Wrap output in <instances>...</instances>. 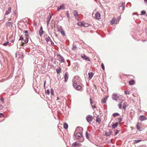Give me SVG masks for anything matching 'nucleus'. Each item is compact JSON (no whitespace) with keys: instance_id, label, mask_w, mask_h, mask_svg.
Masks as SVG:
<instances>
[{"instance_id":"1","label":"nucleus","mask_w":147,"mask_h":147,"mask_svg":"<svg viewBox=\"0 0 147 147\" xmlns=\"http://www.w3.org/2000/svg\"><path fill=\"white\" fill-rule=\"evenodd\" d=\"M112 98L113 100H115L117 102H119L121 98V96L120 95H119L118 94H116L115 93L113 94Z\"/></svg>"},{"instance_id":"2","label":"nucleus","mask_w":147,"mask_h":147,"mask_svg":"<svg viewBox=\"0 0 147 147\" xmlns=\"http://www.w3.org/2000/svg\"><path fill=\"white\" fill-rule=\"evenodd\" d=\"M73 86L74 88L78 90H80L81 89V86L80 85H78L76 82L74 81V80L72 81Z\"/></svg>"},{"instance_id":"3","label":"nucleus","mask_w":147,"mask_h":147,"mask_svg":"<svg viewBox=\"0 0 147 147\" xmlns=\"http://www.w3.org/2000/svg\"><path fill=\"white\" fill-rule=\"evenodd\" d=\"M74 135L76 138L78 140H80L83 138L82 134L80 132H78Z\"/></svg>"},{"instance_id":"4","label":"nucleus","mask_w":147,"mask_h":147,"mask_svg":"<svg viewBox=\"0 0 147 147\" xmlns=\"http://www.w3.org/2000/svg\"><path fill=\"white\" fill-rule=\"evenodd\" d=\"M87 121L89 124H90L93 119V117L90 115L87 116L86 118Z\"/></svg>"},{"instance_id":"5","label":"nucleus","mask_w":147,"mask_h":147,"mask_svg":"<svg viewBox=\"0 0 147 147\" xmlns=\"http://www.w3.org/2000/svg\"><path fill=\"white\" fill-rule=\"evenodd\" d=\"M57 57L59 58V61L61 62H64L65 61L64 58L60 54L57 55Z\"/></svg>"},{"instance_id":"6","label":"nucleus","mask_w":147,"mask_h":147,"mask_svg":"<svg viewBox=\"0 0 147 147\" xmlns=\"http://www.w3.org/2000/svg\"><path fill=\"white\" fill-rule=\"evenodd\" d=\"M81 57L83 59L87 60L88 61H90V59H89V57L84 54H82Z\"/></svg>"},{"instance_id":"7","label":"nucleus","mask_w":147,"mask_h":147,"mask_svg":"<svg viewBox=\"0 0 147 147\" xmlns=\"http://www.w3.org/2000/svg\"><path fill=\"white\" fill-rule=\"evenodd\" d=\"M119 22V21L116 19L115 18H113L111 21V23L112 24H117Z\"/></svg>"},{"instance_id":"8","label":"nucleus","mask_w":147,"mask_h":147,"mask_svg":"<svg viewBox=\"0 0 147 147\" xmlns=\"http://www.w3.org/2000/svg\"><path fill=\"white\" fill-rule=\"evenodd\" d=\"M26 37L25 39L24 40H23L24 41V42H23L22 44L23 45H24L25 44H26L28 43V39H29V37L28 36L27 34L25 35Z\"/></svg>"},{"instance_id":"9","label":"nucleus","mask_w":147,"mask_h":147,"mask_svg":"<svg viewBox=\"0 0 147 147\" xmlns=\"http://www.w3.org/2000/svg\"><path fill=\"white\" fill-rule=\"evenodd\" d=\"M95 18L97 20H99L100 18V14L98 12H97L95 14Z\"/></svg>"},{"instance_id":"10","label":"nucleus","mask_w":147,"mask_h":147,"mask_svg":"<svg viewBox=\"0 0 147 147\" xmlns=\"http://www.w3.org/2000/svg\"><path fill=\"white\" fill-rule=\"evenodd\" d=\"M82 145V144L77 142L73 143L72 144V146L74 147H76L77 146H80Z\"/></svg>"},{"instance_id":"11","label":"nucleus","mask_w":147,"mask_h":147,"mask_svg":"<svg viewBox=\"0 0 147 147\" xmlns=\"http://www.w3.org/2000/svg\"><path fill=\"white\" fill-rule=\"evenodd\" d=\"M86 24L84 22H78V25L80 26L87 27V26H85Z\"/></svg>"},{"instance_id":"12","label":"nucleus","mask_w":147,"mask_h":147,"mask_svg":"<svg viewBox=\"0 0 147 147\" xmlns=\"http://www.w3.org/2000/svg\"><path fill=\"white\" fill-rule=\"evenodd\" d=\"M65 9V7L64 4H62L59 7H58L57 10L58 11H59L60 10H63Z\"/></svg>"},{"instance_id":"13","label":"nucleus","mask_w":147,"mask_h":147,"mask_svg":"<svg viewBox=\"0 0 147 147\" xmlns=\"http://www.w3.org/2000/svg\"><path fill=\"white\" fill-rule=\"evenodd\" d=\"M139 119L141 121H142L146 120V118L144 116L142 115L139 117Z\"/></svg>"},{"instance_id":"14","label":"nucleus","mask_w":147,"mask_h":147,"mask_svg":"<svg viewBox=\"0 0 147 147\" xmlns=\"http://www.w3.org/2000/svg\"><path fill=\"white\" fill-rule=\"evenodd\" d=\"M64 78L65 79V82H66L67 81L68 79V74H65V75L64 76Z\"/></svg>"},{"instance_id":"15","label":"nucleus","mask_w":147,"mask_h":147,"mask_svg":"<svg viewBox=\"0 0 147 147\" xmlns=\"http://www.w3.org/2000/svg\"><path fill=\"white\" fill-rule=\"evenodd\" d=\"M6 26L9 27H12V23L11 22H7L6 23Z\"/></svg>"},{"instance_id":"16","label":"nucleus","mask_w":147,"mask_h":147,"mask_svg":"<svg viewBox=\"0 0 147 147\" xmlns=\"http://www.w3.org/2000/svg\"><path fill=\"white\" fill-rule=\"evenodd\" d=\"M43 33V31L42 30V26H41L40 28V30L39 31V34L41 36H42Z\"/></svg>"},{"instance_id":"17","label":"nucleus","mask_w":147,"mask_h":147,"mask_svg":"<svg viewBox=\"0 0 147 147\" xmlns=\"http://www.w3.org/2000/svg\"><path fill=\"white\" fill-rule=\"evenodd\" d=\"M61 69L60 67H58L56 69V71L57 74H59L61 72Z\"/></svg>"},{"instance_id":"18","label":"nucleus","mask_w":147,"mask_h":147,"mask_svg":"<svg viewBox=\"0 0 147 147\" xmlns=\"http://www.w3.org/2000/svg\"><path fill=\"white\" fill-rule=\"evenodd\" d=\"M73 13L74 16L76 18L78 16V13L77 11L75 10L73 11Z\"/></svg>"},{"instance_id":"19","label":"nucleus","mask_w":147,"mask_h":147,"mask_svg":"<svg viewBox=\"0 0 147 147\" xmlns=\"http://www.w3.org/2000/svg\"><path fill=\"white\" fill-rule=\"evenodd\" d=\"M129 84L130 85H133L135 84V82L134 80H132L129 82Z\"/></svg>"},{"instance_id":"20","label":"nucleus","mask_w":147,"mask_h":147,"mask_svg":"<svg viewBox=\"0 0 147 147\" xmlns=\"http://www.w3.org/2000/svg\"><path fill=\"white\" fill-rule=\"evenodd\" d=\"M118 125V123L117 122L115 123L114 124H113L112 125V128L113 129H115L116 128Z\"/></svg>"},{"instance_id":"21","label":"nucleus","mask_w":147,"mask_h":147,"mask_svg":"<svg viewBox=\"0 0 147 147\" xmlns=\"http://www.w3.org/2000/svg\"><path fill=\"white\" fill-rule=\"evenodd\" d=\"M127 105V103L126 102H125L123 101V108L124 109H125L126 108V107Z\"/></svg>"},{"instance_id":"22","label":"nucleus","mask_w":147,"mask_h":147,"mask_svg":"<svg viewBox=\"0 0 147 147\" xmlns=\"http://www.w3.org/2000/svg\"><path fill=\"white\" fill-rule=\"evenodd\" d=\"M11 11V8L10 7L8 8V10L6 11L5 13V15H8Z\"/></svg>"},{"instance_id":"23","label":"nucleus","mask_w":147,"mask_h":147,"mask_svg":"<svg viewBox=\"0 0 147 147\" xmlns=\"http://www.w3.org/2000/svg\"><path fill=\"white\" fill-rule=\"evenodd\" d=\"M123 101L121 102L118 104V106L119 109H122V105H123Z\"/></svg>"},{"instance_id":"24","label":"nucleus","mask_w":147,"mask_h":147,"mask_svg":"<svg viewBox=\"0 0 147 147\" xmlns=\"http://www.w3.org/2000/svg\"><path fill=\"white\" fill-rule=\"evenodd\" d=\"M96 121L98 122L99 124H100L101 122V120L98 116H97L96 117Z\"/></svg>"},{"instance_id":"25","label":"nucleus","mask_w":147,"mask_h":147,"mask_svg":"<svg viewBox=\"0 0 147 147\" xmlns=\"http://www.w3.org/2000/svg\"><path fill=\"white\" fill-rule=\"evenodd\" d=\"M107 98H105L102 99L101 102L102 103L105 104L106 102V100Z\"/></svg>"},{"instance_id":"26","label":"nucleus","mask_w":147,"mask_h":147,"mask_svg":"<svg viewBox=\"0 0 147 147\" xmlns=\"http://www.w3.org/2000/svg\"><path fill=\"white\" fill-rule=\"evenodd\" d=\"M125 4L124 3H123L122 2H121L120 3H119L118 5L119 7H122L123 5H125Z\"/></svg>"},{"instance_id":"27","label":"nucleus","mask_w":147,"mask_h":147,"mask_svg":"<svg viewBox=\"0 0 147 147\" xmlns=\"http://www.w3.org/2000/svg\"><path fill=\"white\" fill-rule=\"evenodd\" d=\"M64 128L66 129L68 128V125L66 123H65L64 124Z\"/></svg>"},{"instance_id":"28","label":"nucleus","mask_w":147,"mask_h":147,"mask_svg":"<svg viewBox=\"0 0 147 147\" xmlns=\"http://www.w3.org/2000/svg\"><path fill=\"white\" fill-rule=\"evenodd\" d=\"M93 74H88V78L89 80H91L93 76Z\"/></svg>"},{"instance_id":"29","label":"nucleus","mask_w":147,"mask_h":147,"mask_svg":"<svg viewBox=\"0 0 147 147\" xmlns=\"http://www.w3.org/2000/svg\"><path fill=\"white\" fill-rule=\"evenodd\" d=\"M146 13V12L145 11L143 10L141 12V15H144Z\"/></svg>"},{"instance_id":"30","label":"nucleus","mask_w":147,"mask_h":147,"mask_svg":"<svg viewBox=\"0 0 147 147\" xmlns=\"http://www.w3.org/2000/svg\"><path fill=\"white\" fill-rule=\"evenodd\" d=\"M105 135L106 136H109L110 135L109 131H107L105 132Z\"/></svg>"},{"instance_id":"31","label":"nucleus","mask_w":147,"mask_h":147,"mask_svg":"<svg viewBox=\"0 0 147 147\" xmlns=\"http://www.w3.org/2000/svg\"><path fill=\"white\" fill-rule=\"evenodd\" d=\"M125 93L127 95V94H129L130 93V92L129 91L127 90V91H124Z\"/></svg>"},{"instance_id":"32","label":"nucleus","mask_w":147,"mask_h":147,"mask_svg":"<svg viewBox=\"0 0 147 147\" xmlns=\"http://www.w3.org/2000/svg\"><path fill=\"white\" fill-rule=\"evenodd\" d=\"M119 115V114L118 113H115L113 114V116L114 117H115Z\"/></svg>"},{"instance_id":"33","label":"nucleus","mask_w":147,"mask_h":147,"mask_svg":"<svg viewBox=\"0 0 147 147\" xmlns=\"http://www.w3.org/2000/svg\"><path fill=\"white\" fill-rule=\"evenodd\" d=\"M51 94L52 96H53L54 95V91L52 88H51Z\"/></svg>"},{"instance_id":"34","label":"nucleus","mask_w":147,"mask_h":147,"mask_svg":"<svg viewBox=\"0 0 147 147\" xmlns=\"http://www.w3.org/2000/svg\"><path fill=\"white\" fill-rule=\"evenodd\" d=\"M45 93L46 94L49 95L50 94V90H47L45 91Z\"/></svg>"},{"instance_id":"35","label":"nucleus","mask_w":147,"mask_h":147,"mask_svg":"<svg viewBox=\"0 0 147 147\" xmlns=\"http://www.w3.org/2000/svg\"><path fill=\"white\" fill-rule=\"evenodd\" d=\"M85 135L86 138L88 139H89V136L88 135V134L87 131L86 132Z\"/></svg>"},{"instance_id":"36","label":"nucleus","mask_w":147,"mask_h":147,"mask_svg":"<svg viewBox=\"0 0 147 147\" xmlns=\"http://www.w3.org/2000/svg\"><path fill=\"white\" fill-rule=\"evenodd\" d=\"M51 39H50V38L49 37V36H48V37L47 38L45 39V40L46 41V42H48L49 41V40H51Z\"/></svg>"},{"instance_id":"37","label":"nucleus","mask_w":147,"mask_h":147,"mask_svg":"<svg viewBox=\"0 0 147 147\" xmlns=\"http://www.w3.org/2000/svg\"><path fill=\"white\" fill-rule=\"evenodd\" d=\"M101 65L102 68V69L103 70H104V69H105V66H104V65L103 63H102Z\"/></svg>"},{"instance_id":"38","label":"nucleus","mask_w":147,"mask_h":147,"mask_svg":"<svg viewBox=\"0 0 147 147\" xmlns=\"http://www.w3.org/2000/svg\"><path fill=\"white\" fill-rule=\"evenodd\" d=\"M142 129V127H140V126H138V131H142L143 128Z\"/></svg>"},{"instance_id":"39","label":"nucleus","mask_w":147,"mask_h":147,"mask_svg":"<svg viewBox=\"0 0 147 147\" xmlns=\"http://www.w3.org/2000/svg\"><path fill=\"white\" fill-rule=\"evenodd\" d=\"M58 28L59 30V31L61 32V31L63 30L62 28L61 27V26H59V27H58Z\"/></svg>"},{"instance_id":"40","label":"nucleus","mask_w":147,"mask_h":147,"mask_svg":"<svg viewBox=\"0 0 147 147\" xmlns=\"http://www.w3.org/2000/svg\"><path fill=\"white\" fill-rule=\"evenodd\" d=\"M61 34L62 35H63L64 36H65V32H64V31H61Z\"/></svg>"},{"instance_id":"41","label":"nucleus","mask_w":147,"mask_h":147,"mask_svg":"<svg viewBox=\"0 0 147 147\" xmlns=\"http://www.w3.org/2000/svg\"><path fill=\"white\" fill-rule=\"evenodd\" d=\"M9 41H7L5 43L3 44V45L4 46H7L8 44L9 43Z\"/></svg>"},{"instance_id":"42","label":"nucleus","mask_w":147,"mask_h":147,"mask_svg":"<svg viewBox=\"0 0 147 147\" xmlns=\"http://www.w3.org/2000/svg\"><path fill=\"white\" fill-rule=\"evenodd\" d=\"M119 130H116V131L115 132V135H117L119 133Z\"/></svg>"},{"instance_id":"43","label":"nucleus","mask_w":147,"mask_h":147,"mask_svg":"<svg viewBox=\"0 0 147 147\" xmlns=\"http://www.w3.org/2000/svg\"><path fill=\"white\" fill-rule=\"evenodd\" d=\"M51 17L52 15L50 16H49L48 17L47 20H49V21H50V19L51 18Z\"/></svg>"},{"instance_id":"44","label":"nucleus","mask_w":147,"mask_h":147,"mask_svg":"<svg viewBox=\"0 0 147 147\" xmlns=\"http://www.w3.org/2000/svg\"><path fill=\"white\" fill-rule=\"evenodd\" d=\"M49 22L50 21H49V20H47V26H49Z\"/></svg>"},{"instance_id":"45","label":"nucleus","mask_w":147,"mask_h":147,"mask_svg":"<svg viewBox=\"0 0 147 147\" xmlns=\"http://www.w3.org/2000/svg\"><path fill=\"white\" fill-rule=\"evenodd\" d=\"M23 36L22 35L20 37L19 39V40H23Z\"/></svg>"},{"instance_id":"46","label":"nucleus","mask_w":147,"mask_h":147,"mask_svg":"<svg viewBox=\"0 0 147 147\" xmlns=\"http://www.w3.org/2000/svg\"><path fill=\"white\" fill-rule=\"evenodd\" d=\"M134 143H138V140H134Z\"/></svg>"},{"instance_id":"47","label":"nucleus","mask_w":147,"mask_h":147,"mask_svg":"<svg viewBox=\"0 0 147 147\" xmlns=\"http://www.w3.org/2000/svg\"><path fill=\"white\" fill-rule=\"evenodd\" d=\"M122 120V118H119V122H121Z\"/></svg>"},{"instance_id":"48","label":"nucleus","mask_w":147,"mask_h":147,"mask_svg":"<svg viewBox=\"0 0 147 147\" xmlns=\"http://www.w3.org/2000/svg\"><path fill=\"white\" fill-rule=\"evenodd\" d=\"M1 100L2 102L3 103H4V98H2L1 99Z\"/></svg>"},{"instance_id":"49","label":"nucleus","mask_w":147,"mask_h":147,"mask_svg":"<svg viewBox=\"0 0 147 147\" xmlns=\"http://www.w3.org/2000/svg\"><path fill=\"white\" fill-rule=\"evenodd\" d=\"M109 133L110 135L112 134V131L111 130H109Z\"/></svg>"},{"instance_id":"50","label":"nucleus","mask_w":147,"mask_h":147,"mask_svg":"<svg viewBox=\"0 0 147 147\" xmlns=\"http://www.w3.org/2000/svg\"><path fill=\"white\" fill-rule=\"evenodd\" d=\"M3 116V114L2 113H0V117H1Z\"/></svg>"},{"instance_id":"51","label":"nucleus","mask_w":147,"mask_h":147,"mask_svg":"<svg viewBox=\"0 0 147 147\" xmlns=\"http://www.w3.org/2000/svg\"><path fill=\"white\" fill-rule=\"evenodd\" d=\"M3 105H0V110L1 109H2L3 108Z\"/></svg>"},{"instance_id":"52","label":"nucleus","mask_w":147,"mask_h":147,"mask_svg":"<svg viewBox=\"0 0 147 147\" xmlns=\"http://www.w3.org/2000/svg\"><path fill=\"white\" fill-rule=\"evenodd\" d=\"M122 7V10H124L125 9V5H123Z\"/></svg>"},{"instance_id":"53","label":"nucleus","mask_w":147,"mask_h":147,"mask_svg":"<svg viewBox=\"0 0 147 147\" xmlns=\"http://www.w3.org/2000/svg\"><path fill=\"white\" fill-rule=\"evenodd\" d=\"M50 41L51 42V44L52 45H54V43L52 41V40L51 39Z\"/></svg>"},{"instance_id":"54","label":"nucleus","mask_w":147,"mask_h":147,"mask_svg":"<svg viewBox=\"0 0 147 147\" xmlns=\"http://www.w3.org/2000/svg\"><path fill=\"white\" fill-rule=\"evenodd\" d=\"M46 83V81H45L44 82V88L45 87Z\"/></svg>"},{"instance_id":"55","label":"nucleus","mask_w":147,"mask_h":147,"mask_svg":"<svg viewBox=\"0 0 147 147\" xmlns=\"http://www.w3.org/2000/svg\"><path fill=\"white\" fill-rule=\"evenodd\" d=\"M76 46H74V47H73L72 48V50L75 49L76 48Z\"/></svg>"},{"instance_id":"56","label":"nucleus","mask_w":147,"mask_h":147,"mask_svg":"<svg viewBox=\"0 0 147 147\" xmlns=\"http://www.w3.org/2000/svg\"><path fill=\"white\" fill-rule=\"evenodd\" d=\"M91 105V106L92 107V108L93 109H94V108H95V106H93L92 105Z\"/></svg>"},{"instance_id":"57","label":"nucleus","mask_w":147,"mask_h":147,"mask_svg":"<svg viewBox=\"0 0 147 147\" xmlns=\"http://www.w3.org/2000/svg\"><path fill=\"white\" fill-rule=\"evenodd\" d=\"M90 103L91 104V105L92 104V101H91V98H90Z\"/></svg>"},{"instance_id":"58","label":"nucleus","mask_w":147,"mask_h":147,"mask_svg":"<svg viewBox=\"0 0 147 147\" xmlns=\"http://www.w3.org/2000/svg\"><path fill=\"white\" fill-rule=\"evenodd\" d=\"M136 128L137 129H138V123L136 125Z\"/></svg>"},{"instance_id":"59","label":"nucleus","mask_w":147,"mask_h":147,"mask_svg":"<svg viewBox=\"0 0 147 147\" xmlns=\"http://www.w3.org/2000/svg\"><path fill=\"white\" fill-rule=\"evenodd\" d=\"M67 17L68 18H69V13L67 12Z\"/></svg>"},{"instance_id":"60","label":"nucleus","mask_w":147,"mask_h":147,"mask_svg":"<svg viewBox=\"0 0 147 147\" xmlns=\"http://www.w3.org/2000/svg\"><path fill=\"white\" fill-rule=\"evenodd\" d=\"M25 33L26 34L28 33V32L27 30H25Z\"/></svg>"},{"instance_id":"61","label":"nucleus","mask_w":147,"mask_h":147,"mask_svg":"<svg viewBox=\"0 0 147 147\" xmlns=\"http://www.w3.org/2000/svg\"><path fill=\"white\" fill-rule=\"evenodd\" d=\"M34 25L35 26H36L37 25V24L35 22L34 24Z\"/></svg>"},{"instance_id":"62","label":"nucleus","mask_w":147,"mask_h":147,"mask_svg":"<svg viewBox=\"0 0 147 147\" xmlns=\"http://www.w3.org/2000/svg\"><path fill=\"white\" fill-rule=\"evenodd\" d=\"M144 1L145 2L147 3V0H144Z\"/></svg>"},{"instance_id":"63","label":"nucleus","mask_w":147,"mask_h":147,"mask_svg":"<svg viewBox=\"0 0 147 147\" xmlns=\"http://www.w3.org/2000/svg\"><path fill=\"white\" fill-rule=\"evenodd\" d=\"M134 20H137V18L134 17Z\"/></svg>"},{"instance_id":"64","label":"nucleus","mask_w":147,"mask_h":147,"mask_svg":"<svg viewBox=\"0 0 147 147\" xmlns=\"http://www.w3.org/2000/svg\"><path fill=\"white\" fill-rule=\"evenodd\" d=\"M14 40H12L11 42H14Z\"/></svg>"}]
</instances>
